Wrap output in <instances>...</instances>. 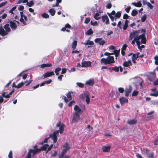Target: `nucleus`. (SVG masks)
Instances as JSON below:
<instances>
[{
	"instance_id": "nucleus-1",
	"label": "nucleus",
	"mask_w": 158,
	"mask_h": 158,
	"mask_svg": "<svg viewBox=\"0 0 158 158\" xmlns=\"http://www.w3.org/2000/svg\"><path fill=\"white\" fill-rule=\"evenodd\" d=\"M49 147V145L45 144L42 146L40 148H38V146L35 145L33 147V149H30L29 150L26 157L25 158H32L31 157V154H32V156L33 157L34 156L38 153H39L41 151H46L48 148Z\"/></svg>"
},
{
	"instance_id": "nucleus-2",
	"label": "nucleus",
	"mask_w": 158,
	"mask_h": 158,
	"mask_svg": "<svg viewBox=\"0 0 158 158\" xmlns=\"http://www.w3.org/2000/svg\"><path fill=\"white\" fill-rule=\"evenodd\" d=\"M11 31L10 25L8 23L6 24L3 27L1 26L0 27V35L2 36L6 35Z\"/></svg>"
},
{
	"instance_id": "nucleus-3",
	"label": "nucleus",
	"mask_w": 158,
	"mask_h": 158,
	"mask_svg": "<svg viewBox=\"0 0 158 158\" xmlns=\"http://www.w3.org/2000/svg\"><path fill=\"white\" fill-rule=\"evenodd\" d=\"M101 63H103L104 64H111L115 62L114 57L112 56H109L107 58H103L101 60Z\"/></svg>"
},
{
	"instance_id": "nucleus-4",
	"label": "nucleus",
	"mask_w": 158,
	"mask_h": 158,
	"mask_svg": "<svg viewBox=\"0 0 158 158\" xmlns=\"http://www.w3.org/2000/svg\"><path fill=\"white\" fill-rule=\"evenodd\" d=\"M64 148L62 151L61 152V154L59 156L58 158H63L64 155L67 153L68 151L70 149V147L69 146V144L67 143H66L62 146Z\"/></svg>"
},
{
	"instance_id": "nucleus-5",
	"label": "nucleus",
	"mask_w": 158,
	"mask_h": 158,
	"mask_svg": "<svg viewBox=\"0 0 158 158\" xmlns=\"http://www.w3.org/2000/svg\"><path fill=\"white\" fill-rule=\"evenodd\" d=\"M59 132V131H56L53 132V134H50L49 135V137L51 138L53 140L54 143H55L57 141V135L58 134Z\"/></svg>"
},
{
	"instance_id": "nucleus-6",
	"label": "nucleus",
	"mask_w": 158,
	"mask_h": 158,
	"mask_svg": "<svg viewBox=\"0 0 158 158\" xmlns=\"http://www.w3.org/2000/svg\"><path fill=\"white\" fill-rule=\"evenodd\" d=\"M80 113H73V118L72 120L73 122L76 123L80 119Z\"/></svg>"
},
{
	"instance_id": "nucleus-7",
	"label": "nucleus",
	"mask_w": 158,
	"mask_h": 158,
	"mask_svg": "<svg viewBox=\"0 0 158 158\" xmlns=\"http://www.w3.org/2000/svg\"><path fill=\"white\" fill-rule=\"evenodd\" d=\"M132 90V88L131 85H129L126 87L125 90V94L126 97H128L129 94L131 92Z\"/></svg>"
},
{
	"instance_id": "nucleus-8",
	"label": "nucleus",
	"mask_w": 158,
	"mask_h": 158,
	"mask_svg": "<svg viewBox=\"0 0 158 158\" xmlns=\"http://www.w3.org/2000/svg\"><path fill=\"white\" fill-rule=\"evenodd\" d=\"M54 75V73L53 71L47 72L43 74L41 77V78L43 79H44L46 78H47Z\"/></svg>"
},
{
	"instance_id": "nucleus-9",
	"label": "nucleus",
	"mask_w": 158,
	"mask_h": 158,
	"mask_svg": "<svg viewBox=\"0 0 158 158\" xmlns=\"http://www.w3.org/2000/svg\"><path fill=\"white\" fill-rule=\"evenodd\" d=\"M109 70L112 69V70L116 72H118L119 71V69L120 72H122L123 71V69L121 66H119L118 67L116 66L114 67H111V68H109Z\"/></svg>"
},
{
	"instance_id": "nucleus-10",
	"label": "nucleus",
	"mask_w": 158,
	"mask_h": 158,
	"mask_svg": "<svg viewBox=\"0 0 158 158\" xmlns=\"http://www.w3.org/2000/svg\"><path fill=\"white\" fill-rule=\"evenodd\" d=\"M71 93H73L72 91L69 92L66 94V96L67 98L65 96H63L64 100L65 102H67L72 99V98L71 95Z\"/></svg>"
},
{
	"instance_id": "nucleus-11",
	"label": "nucleus",
	"mask_w": 158,
	"mask_h": 158,
	"mask_svg": "<svg viewBox=\"0 0 158 158\" xmlns=\"http://www.w3.org/2000/svg\"><path fill=\"white\" fill-rule=\"evenodd\" d=\"M91 66V62L90 61H82L81 62L82 67H87Z\"/></svg>"
},
{
	"instance_id": "nucleus-12",
	"label": "nucleus",
	"mask_w": 158,
	"mask_h": 158,
	"mask_svg": "<svg viewBox=\"0 0 158 158\" xmlns=\"http://www.w3.org/2000/svg\"><path fill=\"white\" fill-rule=\"evenodd\" d=\"M94 41L96 43H98L100 45H103L105 43V40L101 38H96L94 40Z\"/></svg>"
},
{
	"instance_id": "nucleus-13",
	"label": "nucleus",
	"mask_w": 158,
	"mask_h": 158,
	"mask_svg": "<svg viewBox=\"0 0 158 158\" xmlns=\"http://www.w3.org/2000/svg\"><path fill=\"white\" fill-rule=\"evenodd\" d=\"M103 22L105 23L106 24H108L109 23V20L106 15L102 16L101 17Z\"/></svg>"
},
{
	"instance_id": "nucleus-14",
	"label": "nucleus",
	"mask_w": 158,
	"mask_h": 158,
	"mask_svg": "<svg viewBox=\"0 0 158 158\" xmlns=\"http://www.w3.org/2000/svg\"><path fill=\"white\" fill-rule=\"evenodd\" d=\"M139 31L138 30L134 31L130 33L129 38V40L130 41L133 38H134L136 34L138 33Z\"/></svg>"
},
{
	"instance_id": "nucleus-15",
	"label": "nucleus",
	"mask_w": 158,
	"mask_h": 158,
	"mask_svg": "<svg viewBox=\"0 0 158 158\" xmlns=\"http://www.w3.org/2000/svg\"><path fill=\"white\" fill-rule=\"evenodd\" d=\"M156 77V74L155 71L150 72L148 77V79L149 81H152V79L155 78Z\"/></svg>"
},
{
	"instance_id": "nucleus-16",
	"label": "nucleus",
	"mask_w": 158,
	"mask_h": 158,
	"mask_svg": "<svg viewBox=\"0 0 158 158\" xmlns=\"http://www.w3.org/2000/svg\"><path fill=\"white\" fill-rule=\"evenodd\" d=\"M119 100L122 106L124 105L125 103H127L128 102V100L124 97L120 98Z\"/></svg>"
},
{
	"instance_id": "nucleus-17",
	"label": "nucleus",
	"mask_w": 158,
	"mask_h": 158,
	"mask_svg": "<svg viewBox=\"0 0 158 158\" xmlns=\"http://www.w3.org/2000/svg\"><path fill=\"white\" fill-rule=\"evenodd\" d=\"M123 65L125 67H127L129 66H131L132 64L131 60H129L128 61H125L123 62Z\"/></svg>"
},
{
	"instance_id": "nucleus-18",
	"label": "nucleus",
	"mask_w": 158,
	"mask_h": 158,
	"mask_svg": "<svg viewBox=\"0 0 158 158\" xmlns=\"http://www.w3.org/2000/svg\"><path fill=\"white\" fill-rule=\"evenodd\" d=\"M9 23L10 27L12 29L15 30L17 28L16 24L14 21H10L9 22Z\"/></svg>"
},
{
	"instance_id": "nucleus-19",
	"label": "nucleus",
	"mask_w": 158,
	"mask_h": 158,
	"mask_svg": "<svg viewBox=\"0 0 158 158\" xmlns=\"http://www.w3.org/2000/svg\"><path fill=\"white\" fill-rule=\"evenodd\" d=\"M110 146H104L102 147V150L104 152H108L110 151Z\"/></svg>"
},
{
	"instance_id": "nucleus-20",
	"label": "nucleus",
	"mask_w": 158,
	"mask_h": 158,
	"mask_svg": "<svg viewBox=\"0 0 158 158\" xmlns=\"http://www.w3.org/2000/svg\"><path fill=\"white\" fill-rule=\"evenodd\" d=\"M94 84V79H90L86 82V85H90L91 86H93Z\"/></svg>"
},
{
	"instance_id": "nucleus-21",
	"label": "nucleus",
	"mask_w": 158,
	"mask_h": 158,
	"mask_svg": "<svg viewBox=\"0 0 158 158\" xmlns=\"http://www.w3.org/2000/svg\"><path fill=\"white\" fill-rule=\"evenodd\" d=\"M74 109L75 111L73 113H80L81 111V109L79 108L78 106L76 105L75 106Z\"/></svg>"
},
{
	"instance_id": "nucleus-22",
	"label": "nucleus",
	"mask_w": 158,
	"mask_h": 158,
	"mask_svg": "<svg viewBox=\"0 0 158 158\" xmlns=\"http://www.w3.org/2000/svg\"><path fill=\"white\" fill-rule=\"evenodd\" d=\"M82 44H83L85 45H88L92 46L94 45V43L92 41H90L89 40H88L85 43H81Z\"/></svg>"
},
{
	"instance_id": "nucleus-23",
	"label": "nucleus",
	"mask_w": 158,
	"mask_h": 158,
	"mask_svg": "<svg viewBox=\"0 0 158 158\" xmlns=\"http://www.w3.org/2000/svg\"><path fill=\"white\" fill-rule=\"evenodd\" d=\"M137 122V120L135 119H132L131 120L127 121V123L130 125H133L135 124Z\"/></svg>"
},
{
	"instance_id": "nucleus-24",
	"label": "nucleus",
	"mask_w": 158,
	"mask_h": 158,
	"mask_svg": "<svg viewBox=\"0 0 158 158\" xmlns=\"http://www.w3.org/2000/svg\"><path fill=\"white\" fill-rule=\"evenodd\" d=\"M52 65V64H43L40 65V68H44L45 67H51Z\"/></svg>"
},
{
	"instance_id": "nucleus-25",
	"label": "nucleus",
	"mask_w": 158,
	"mask_h": 158,
	"mask_svg": "<svg viewBox=\"0 0 158 158\" xmlns=\"http://www.w3.org/2000/svg\"><path fill=\"white\" fill-rule=\"evenodd\" d=\"M131 4L134 5L135 6L137 7H140L142 6V4L140 1H139L137 3L135 2H132Z\"/></svg>"
},
{
	"instance_id": "nucleus-26",
	"label": "nucleus",
	"mask_w": 158,
	"mask_h": 158,
	"mask_svg": "<svg viewBox=\"0 0 158 158\" xmlns=\"http://www.w3.org/2000/svg\"><path fill=\"white\" fill-rule=\"evenodd\" d=\"M149 151L150 150L146 148H143V150H142V153L145 154L146 156L149 154Z\"/></svg>"
},
{
	"instance_id": "nucleus-27",
	"label": "nucleus",
	"mask_w": 158,
	"mask_h": 158,
	"mask_svg": "<svg viewBox=\"0 0 158 158\" xmlns=\"http://www.w3.org/2000/svg\"><path fill=\"white\" fill-rule=\"evenodd\" d=\"M64 124H61V126H60L59 129V132L60 134H61L63 133L64 131Z\"/></svg>"
},
{
	"instance_id": "nucleus-28",
	"label": "nucleus",
	"mask_w": 158,
	"mask_h": 158,
	"mask_svg": "<svg viewBox=\"0 0 158 158\" xmlns=\"http://www.w3.org/2000/svg\"><path fill=\"white\" fill-rule=\"evenodd\" d=\"M77 41L74 40L72 43V48L74 50L77 47Z\"/></svg>"
},
{
	"instance_id": "nucleus-29",
	"label": "nucleus",
	"mask_w": 158,
	"mask_h": 158,
	"mask_svg": "<svg viewBox=\"0 0 158 158\" xmlns=\"http://www.w3.org/2000/svg\"><path fill=\"white\" fill-rule=\"evenodd\" d=\"M27 82V81H26L25 82H21L20 83H19L17 85H15V87L17 88H19L22 87L24 84Z\"/></svg>"
},
{
	"instance_id": "nucleus-30",
	"label": "nucleus",
	"mask_w": 158,
	"mask_h": 158,
	"mask_svg": "<svg viewBox=\"0 0 158 158\" xmlns=\"http://www.w3.org/2000/svg\"><path fill=\"white\" fill-rule=\"evenodd\" d=\"M71 27V26L69 24V23H67L65 24V27L61 29V31H65L66 30V28H70Z\"/></svg>"
},
{
	"instance_id": "nucleus-31",
	"label": "nucleus",
	"mask_w": 158,
	"mask_h": 158,
	"mask_svg": "<svg viewBox=\"0 0 158 158\" xmlns=\"http://www.w3.org/2000/svg\"><path fill=\"white\" fill-rule=\"evenodd\" d=\"M49 13L51 15L53 16L55 15L56 11L54 10L53 9H51L49 10Z\"/></svg>"
},
{
	"instance_id": "nucleus-32",
	"label": "nucleus",
	"mask_w": 158,
	"mask_h": 158,
	"mask_svg": "<svg viewBox=\"0 0 158 158\" xmlns=\"http://www.w3.org/2000/svg\"><path fill=\"white\" fill-rule=\"evenodd\" d=\"M100 14L98 12L95 13L94 15V17L96 20L100 19L101 18L99 17Z\"/></svg>"
},
{
	"instance_id": "nucleus-33",
	"label": "nucleus",
	"mask_w": 158,
	"mask_h": 158,
	"mask_svg": "<svg viewBox=\"0 0 158 158\" xmlns=\"http://www.w3.org/2000/svg\"><path fill=\"white\" fill-rule=\"evenodd\" d=\"M121 11H118L115 14V19L119 18L121 16Z\"/></svg>"
},
{
	"instance_id": "nucleus-34",
	"label": "nucleus",
	"mask_w": 158,
	"mask_h": 158,
	"mask_svg": "<svg viewBox=\"0 0 158 158\" xmlns=\"http://www.w3.org/2000/svg\"><path fill=\"white\" fill-rule=\"evenodd\" d=\"M93 33V31L91 28L89 29L86 32V34L88 35H92Z\"/></svg>"
},
{
	"instance_id": "nucleus-35",
	"label": "nucleus",
	"mask_w": 158,
	"mask_h": 158,
	"mask_svg": "<svg viewBox=\"0 0 158 158\" xmlns=\"http://www.w3.org/2000/svg\"><path fill=\"white\" fill-rule=\"evenodd\" d=\"M85 102H86L87 104H88L90 102V98H89V95L88 94H86V95H85Z\"/></svg>"
},
{
	"instance_id": "nucleus-36",
	"label": "nucleus",
	"mask_w": 158,
	"mask_h": 158,
	"mask_svg": "<svg viewBox=\"0 0 158 158\" xmlns=\"http://www.w3.org/2000/svg\"><path fill=\"white\" fill-rule=\"evenodd\" d=\"M61 70V68L60 67H57L56 68L55 71V72L56 73V75H59V72Z\"/></svg>"
},
{
	"instance_id": "nucleus-37",
	"label": "nucleus",
	"mask_w": 158,
	"mask_h": 158,
	"mask_svg": "<svg viewBox=\"0 0 158 158\" xmlns=\"http://www.w3.org/2000/svg\"><path fill=\"white\" fill-rule=\"evenodd\" d=\"M27 4L26 5H28L29 7H31L32 6L34 5V2L33 1H31L29 3L28 1V0H27V2H26Z\"/></svg>"
},
{
	"instance_id": "nucleus-38",
	"label": "nucleus",
	"mask_w": 158,
	"mask_h": 158,
	"mask_svg": "<svg viewBox=\"0 0 158 158\" xmlns=\"http://www.w3.org/2000/svg\"><path fill=\"white\" fill-rule=\"evenodd\" d=\"M6 93L5 92H3L2 94V96L3 97H4L6 98H9L10 96H9V95L8 94L6 95Z\"/></svg>"
},
{
	"instance_id": "nucleus-39",
	"label": "nucleus",
	"mask_w": 158,
	"mask_h": 158,
	"mask_svg": "<svg viewBox=\"0 0 158 158\" xmlns=\"http://www.w3.org/2000/svg\"><path fill=\"white\" fill-rule=\"evenodd\" d=\"M138 14L137 11L135 10H133L131 13V15L133 16H135Z\"/></svg>"
},
{
	"instance_id": "nucleus-40",
	"label": "nucleus",
	"mask_w": 158,
	"mask_h": 158,
	"mask_svg": "<svg viewBox=\"0 0 158 158\" xmlns=\"http://www.w3.org/2000/svg\"><path fill=\"white\" fill-rule=\"evenodd\" d=\"M147 18V16L145 15H143L141 18V21L143 22L146 20Z\"/></svg>"
},
{
	"instance_id": "nucleus-41",
	"label": "nucleus",
	"mask_w": 158,
	"mask_h": 158,
	"mask_svg": "<svg viewBox=\"0 0 158 158\" xmlns=\"http://www.w3.org/2000/svg\"><path fill=\"white\" fill-rule=\"evenodd\" d=\"M42 15L43 17L45 19H48L49 17V15L46 13L43 14Z\"/></svg>"
},
{
	"instance_id": "nucleus-42",
	"label": "nucleus",
	"mask_w": 158,
	"mask_h": 158,
	"mask_svg": "<svg viewBox=\"0 0 158 158\" xmlns=\"http://www.w3.org/2000/svg\"><path fill=\"white\" fill-rule=\"evenodd\" d=\"M154 59L155 60V64L158 65V56H156L154 57Z\"/></svg>"
},
{
	"instance_id": "nucleus-43",
	"label": "nucleus",
	"mask_w": 158,
	"mask_h": 158,
	"mask_svg": "<svg viewBox=\"0 0 158 158\" xmlns=\"http://www.w3.org/2000/svg\"><path fill=\"white\" fill-rule=\"evenodd\" d=\"M139 94V91L136 90H134L132 93V97L137 96Z\"/></svg>"
},
{
	"instance_id": "nucleus-44",
	"label": "nucleus",
	"mask_w": 158,
	"mask_h": 158,
	"mask_svg": "<svg viewBox=\"0 0 158 158\" xmlns=\"http://www.w3.org/2000/svg\"><path fill=\"white\" fill-rule=\"evenodd\" d=\"M154 153L152 152L151 153H149L147 156L149 158H154Z\"/></svg>"
},
{
	"instance_id": "nucleus-45",
	"label": "nucleus",
	"mask_w": 158,
	"mask_h": 158,
	"mask_svg": "<svg viewBox=\"0 0 158 158\" xmlns=\"http://www.w3.org/2000/svg\"><path fill=\"white\" fill-rule=\"evenodd\" d=\"M107 14L109 16L111 21L112 22L114 21V18L113 16L111 15H110L109 13H107Z\"/></svg>"
},
{
	"instance_id": "nucleus-46",
	"label": "nucleus",
	"mask_w": 158,
	"mask_h": 158,
	"mask_svg": "<svg viewBox=\"0 0 158 158\" xmlns=\"http://www.w3.org/2000/svg\"><path fill=\"white\" fill-rule=\"evenodd\" d=\"M76 84L79 87L81 88H83L84 87V84L82 83L77 82Z\"/></svg>"
},
{
	"instance_id": "nucleus-47",
	"label": "nucleus",
	"mask_w": 158,
	"mask_h": 158,
	"mask_svg": "<svg viewBox=\"0 0 158 158\" xmlns=\"http://www.w3.org/2000/svg\"><path fill=\"white\" fill-rule=\"evenodd\" d=\"M16 6L13 7L10 10H9V12L11 13L12 14H13L14 13H13V11L16 9Z\"/></svg>"
},
{
	"instance_id": "nucleus-48",
	"label": "nucleus",
	"mask_w": 158,
	"mask_h": 158,
	"mask_svg": "<svg viewBox=\"0 0 158 158\" xmlns=\"http://www.w3.org/2000/svg\"><path fill=\"white\" fill-rule=\"evenodd\" d=\"M146 5H147L151 9H152L153 8V6L152 5L150 2H148L146 3Z\"/></svg>"
},
{
	"instance_id": "nucleus-49",
	"label": "nucleus",
	"mask_w": 158,
	"mask_h": 158,
	"mask_svg": "<svg viewBox=\"0 0 158 158\" xmlns=\"http://www.w3.org/2000/svg\"><path fill=\"white\" fill-rule=\"evenodd\" d=\"M20 21L23 23L24 25H27V23L24 21V19L23 18V17H21L20 19Z\"/></svg>"
},
{
	"instance_id": "nucleus-50",
	"label": "nucleus",
	"mask_w": 158,
	"mask_h": 158,
	"mask_svg": "<svg viewBox=\"0 0 158 158\" xmlns=\"http://www.w3.org/2000/svg\"><path fill=\"white\" fill-rule=\"evenodd\" d=\"M118 91L121 93H123L124 91V89L122 87L119 88L118 89Z\"/></svg>"
},
{
	"instance_id": "nucleus-51",
	"label": "nucleus",
	"mask_w": 158,
	"mask_h": 158,
	"mask_svg": "<svg viewBox=\"0 0 158 158\" xmlns=\"http://www.w3.org/2000/svg\"><path fill=\"white\" fill-rule=\"evenodd\" d=\"M146 39L145 37L144 38H142L141 40V42L143 44H146Z\"/></svg>"
},
{
	"instance_id": "nucleus-52",
	"label": "nucleus",
	"mask_w": 158,
	"mask_h": 158,
	"mask_svg": "<svg viewBox=\"0 0 158 158\" xmlns=\"http://www.w3.org/2000/svg\"><path fill=\"white\" fill-rule=\"evenodd\" d=\"M140 39V38L139 36L138 35H137L136 34L134 38V40H135L136 41H139Z\"/></svg>"
},
{
	"instance_id": "nucleus-53",
	"label": "nucleus",
	"mask_w": 158,
	"mask_h": 158,
	"mask_svg": "<svg viewBox=\"0 0 158 158\" xmlns=\"http://www.w3.org/2000/svg\"><path fill=\"white\" fill-rule=\"evenodd\" d=\"M114 52L115 55H119L120 52V49L118 50H114Z\"/></svg>"
},
{
	"instance_id": "nucleus-54",
	"label": "nucleus",
	"mask_w": 158,
	"mask_h": 158,
	"mask_svg": "<svg viewBox=\"0 0 158 158\" xmlns=\"http://www.w3.org/2000/svg\"><path fill=\"white\" fill-rule=\"evenodd\" d=\"M90 18L89 17L86 18L85 20V24H87L90 21Z\"/></svg>"
},
{
	"instance_id": "nucleus-55",
	"label": "nucleus",
	"mask_w": 158,
	"mask_h": 158,
	"mask_svg": "<svg viewBox=\"0 0 158 158\" xmlns=\"http://www.w3.org/2000/svg\"><path fill=\"white\" fill-rule=\"evenodd\" d=\"M50 137H48L47 138H46L44 139V141H43L41 143H40V144H43L44 143H46L48 142V139H49Z\"/></svg>"
},
{
	"instance_id": "nucleus-56",
	"label": "nucleus",
	"mask_w": 158,
	"mask_h": 158,
	"mask_svg": "<svg viewBox=\"0 0 158 158\" xmlns=\"http://www.w3.org/2000/svg\"><path fill=\"white\" fill-rule=\"evenodd\" d=\"M131 9V7L130 6H128L127 8L125 9V11L127 13H128L129 12L130 10Z\"/></svg>"
},
{
	"instance_id": "nucleus-57",
	"label": "nucleus",
	"mask_w": 158,
	"mask_h": 158,
	"mask_svg": "<svg viewBox=\"0 0 158 158\" xmlns=\"http://www.w3.org/2000/svg\"><path fill=\"white\" fill-rule=\"evenodd\" d=\"M127 47V45L126 44H124L123 45V46L122 48H121V50H124V51L126 50Z\"/></svg>"
},
{
	"instance_id": "nucleus-58",
	"label": "nucleus",
	"mask_w": 158,
	"mask_h": 158,
	"mask_svg": "<svg viewBox=\"0 0 158 158\" xmlns=\"http://www.w3.org/2000/svg\"><path fill=\"white\" fill-rule=\"evenodd\" d=\"M150 95L151 96H154L156 97H157L158 96V91L156 93H151L150 94Z\"/></svg>"
},
{
	"instance_id": "nucleus-59",
	"label": "nucleus",
	"mask_w": 158,
	"mask_h": 158,
	"mask_svg": "<svg viewBox=\"0 0 158 158\" xmlns=\"http://www.w3.org/2000/svg\"><path fill=\"white\" fill-rule=\"evenodd\" d=\"M129 17V16L126 14H125L123 15V18L124 19H128Z\"/></svg>"
},
{
	"instance_id": "nucleus-60",
	"label": "nucleus",
	"mask_w": 158,
	"mask_h": 158,
	"mask_svg": "<svg viewBox=\"0 0 158 158\" xmlns=\"http://www.w3.org/2000/svg\"><path fill=\"white\" fill-rule=\"evenodd\" d=\"M75 103V101L73 100L71 101L68 104V106L69 107L71 106L73 104H74Z\"/></svg>"
},
{
	"instance_id": "nucleus-61",
	"label": "nucleus",
	"mask_w": 158,
	"mask_h": 158,
	"mask_svg": "<svg viewBox=\"0 0 158 158\" xmlns=\"http://www.w3.org/2000/svg\"><path fill=\"white\" fill-rule=\"evenodd\" d=\"M24 9V6L22 5L20 6L18 8V9L19 11L23 10Z\"/></svg>"
},
{
	"instance_id": "nucleus-62",
	"label": "nucleus",
	"mask_w": 158,
	"mask_h": 158,
	"mask_svg": "<svg viewBox=\"0 0 158 158\" xmlns=\"http://www.w3.org/2000/svg\"><path fill=\"white\" fill-rule=\"evenodd\" d=\"M90 24L93 26H95L98 25V23L97 21H95L94 22H93L92 21L90 22Z\"/></svg>"
},
{
	"instance_id": "nucleus-63",
	"label": "nucleus",
	"mask_w": 158,
	"mask_h": 158,
	"mask_svg": "<svg viewBox=\"0 0 158 158\" xmlns=\"http://www.w3.org/2000/svg\"><path fill=\"white\" fill-rule=\"evenodd\" d=\"M112 6L111 3H109L107 4L106 7L107 8L110 9L111 7Z\"/></svg>"
},
{
	"instance_id": "nucleus-64",
	"label": "nucleus",
	"mask_w": 158,
	"mask_h": 158,
	"mask_svg": "<svg viewBox=\"0 0 158 158\" xmlns=\"http://www.w3.org/2000/svg\"><path fill=\"white\" fill-rule=\"evenodd\" d=\"M52 82V80L51 79H49L48 81H45L44 82L45 84H50Z\"/></svg>"
}]
</instances>
